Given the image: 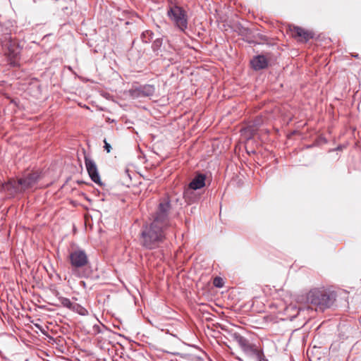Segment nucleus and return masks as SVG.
Instances as JSON below:
<instances>
[{
    "instance_id": "nucleus-14",
    "label": "nucleus",
    "mask_w": 361,
    "mask_h": 361,
    "mask_svg": "<svg viewBox=\"0 0 361 361\" xmlns=\"http://www.w3.org/2000/svg\"><path fill=\"white\" fill-rule=\"evenodd\" d=\"M71 310L73 312H75L78 313L80 315L85 316L88 314L87 310L83 307L82 305L78 304V303H73V305L71 307Z\"/></svg>"
},
{
    "instance_id": "nucleus-1",
    "label": "nucleus",
    "mask_w": 361,
    "mask_h": 361,
    "mask_svg": "<svg viewBox=\"0 0 361 361\" xmlns=\"http://www.w3.org/2000/svg\"><path fill=\"white\" fill-rule=\"evenodd\" d=\"M171 204L168 197L164 198L158 206L152 222L145 225L140 235V244L147 249L159 247L166 238V230L171 226L169 214Z\"/></svg>"
},
{
    "instance_id": "nucleus-19",
    "label": "nucleus",
    "mask_w": 361,
    "mask_h": 361,
    "mask_svg": "<svg viewBox=\"0 0 361 361\" xmlns=\"http://www.w3.org/2000/svg\"><path fill=\"white\" fill-rule=\"evenodd\" d=\"M104 149L106 150V152L109 153L110 152L111 149V145L106 141V140H104Z\"/></svg>"
},
{
    "instance_id": "nucleus-6",
    "label": "nucleus",
    "mask_w": 361,
    "mask_h": 361,
    "mask_svg": "<svg viewBox=\"0 0 361 361\" xmlns=\"http://www.w3.org/2000/svg\"><path fill=\"white\" fill-rule=\"evenodd\" d=\"M1 43L4 54L8 57L9 63L16 65V61L20 53V48L16 42L11 39V37L6 35Z\"/></svg>"
},
{
    "instance_id": "nucleus-16",
    "label": "nucleus",
    "mask_w": 361,
    "mask_h": 361,
    "mask_svg": "<svg viewBox=\"0 0 361 361\" xmlns=\"http://www.w3.org/2000/svg\"><path fill=\"white\" fill-rule=\"evenodd\" d=\"M154 33L151 30H145L141 35V39L145 43H149L152 39Z\"/></svg>"
},
{
    "instance_id": "nucleus-3",
    "label": "nucleus",
    "mask_w": 361,
    "mask_h": 361,
    "mask_svg": "<svg viewBox=\"0 0 361 361\" xmlns=\"http://www.w3.org/2000/svg\"><path fill=\"white\" fill-rule=\"evenodd\" d=\"M40 178L37 171L25 173L18 179H11L6 184V189L13 190L14 193H22L27 190L33 188Z\"/></svg>"
},
{
    "instance_id": "nucleus-21",
    "label": "nucleus",
    "mask_w": 361,
    "mask_h": 361,
    "mask_svg": "<svg viewBox=\"0 0 361 361\" xmlns=\"http://www.w3.org/2000/svg\"><path fill=\"white\" fill-rule=\"evenodd\" d=\"M352 56L355 57V58H358V54H352Z\"/></svg>"
},
{
    "instance_id": "nucleus-7",
    "label": "nucleus",
    "mask_w": 361,
    "mask_h": 361,
    "mask_svg": "<svg viewBox=\"0 0 361 361\" xmlns=\"http://www.w3.org/2000/svg\"><path fill=\"white\" fill-rule=\"evenodd\" d=\"M129 95L133 99H137L140 97H151L155 92V87L152 85H144L133 87L128 91Z\"/></svg>"
},
{
    "instance_id": "nucleus-4",
    "label": "nucleus",
    "mask_w": 361,
    "mask_h": 361,
    "mask_svg": "<svg viewBox=\"0 0 361 361\" xmlns=\"http://www.w3.org/2000/svg\"><path fill=\"white\" fill-rule=\"evenodd\" d=\"M68 259L74 274L78 277L85 276V273L80 272V269L85 267L89 264L86 252L80 249L74 250L70 252Z\"/></svg>"
},
{
    "instance_id": "nucleus-10",
    "label": "nucleus",
    "mask_w": 361,
    "mask_h": 361,
    "mask_svg": "<svg viewBox=\"0 0 361 361\" xmlns=\"http://www.w3.org/2000/svg\"><path fill=\"white\" fill-rule=\"evenodd\" d=\"M206 176L204 174H197L190 183L188 188L184 192V196L186 197L192 190H198L205 185Z\"/></svg>"
},
{
    "instance_id": "nucleus-12",
    "label": "nucleus",
    "mask_w": 361,
    "mask_h": 361,
    "mask_svg": "<svg viewBox=\"0 0 361 361\" xmlns=\"http://www.w3.org/2000/svg\"><path fill=\"white\" fill-rule=\"evenodd\" d=\"M228 336L232 341L236 342L241 349L249 342L246 338L235 331H229Z\"/></svg>"
},
{
    "instance_id": "nucleus-9",
    "label": "nucleus",
    "mask_w": 361,
    "mask_h": 361,
    "mask_svg": "<svg viewBox=\"0 0 361 361\" xmlns=\"http://www.w3.org/2000/svg\"><path fill=\"white\" fill-rule=\"evenodd\" d=\"M85 164L91 180L97 184H101L100 176L95 162L90 157H85Z\"/></svg>"
},
{
    "instance_id": "nucleus-20",
    "label": "nucleus",
    "mask_w": 361,
    "mask_h": 361,
    "mask_svg": "<svg viewBox=\"0 0 361 361\" xmlns=\"http://www.w3.org/2000/svg\"><path fill=\"white\" fill-rule=\"evenodd\" d=\"M220 279L216 278L214 281V283L216 287H221L222 285L220 283Z\"/></svg>"
},
{
    "instance_id": "nucleus-15",
    "label": "nucleus",
    "mask_w": 361,
    "mask_h": 361,
    "mask_svg": "<svg viewBox=\"0 0 361 361\" xmlns=\"http://www.w3.org/2000/svg\"><path fill=\"white\" fill-rule=\"evenodd\" d=\"M163 44V39L161 38L156 39L152 44V51L156 53L157 55L159 54V51L162 46Z\"/></svg>"
},
{
    "instance_id": "nucleus-5",
    "label": "nucleus",
    "mask_w": 361,
    "mask_h": 361,
    "mask_svg": "<svg viewBox=\"0 0 361 361\" xmlns=\"http://www.w3.org/2000/svg\"><path fill=\"white\" fill-rule=\"evenodd\" d=\"M167 16L174 25L182 32L188 28V18L186 11L180 6L173 5L169 7Z\"/></svg>"
},
{
    "instance_id": "nucleus-8",
    "label": "nucleus",
    "mask_w": 361,
    "mask_h": 361,
    "mask_svg": "<svg viewBox=\"0 0 361 361\" xmlns=\"http://www.w3.org/2000/svg\"><path fill=\"white\" fill-rule=\"evenodd\" d=\"M289 30L292 37L297 38L300 42H307L313 37V35L311 32L298 26H290Z\"/></svg>"
},
{
    "instance_id": "nucleus-2",
    "label": "nucleus",
    "mask_w": 361,
    "mask_h": 361,
    "mask_svg": "<svg viewBox=\"0 0 361 361\" xmlns=\"http://www.w3.org/2000/svg\"><path fill=\"white\" fill-rule=\"evenodd\" d=\"M334 300V295L324 288H312L307 295V302L316 311L323 312L324 310L330 307Z\"/></svg>"
},
{
    "instance_id": "nucleus-17",
    "label": "nucleus",
    "mask_w": 361,
    "mask_h": 361,
    "mask_svg": "<svg viewBox=\"0 0 361 361\" xmlns=\"http://www.w3.org/2000/svg\"><path fill=\"white\" fill-rule=\"evenodd\" d=\"M58 300L60 302V303L61 304V305H63V307H67L70 310L71 309L73 302H71V301L68 298H64L62 296H59Z\"/></svg>"
},
{
    "instance_id": "nucleus-18",
    "label": "nucleus",
    "mask_w": 361,
    "mask_h": 361,
    "mask_svg": "<svg viewBox=\"0 0 361 361\" xmlns=\"http://www.w3.org/2000/svg\"><path fill=\"white\" fill-rule=\"evenodd\" d=\"M255 357L258 361H268V360L265 357L264 352L262 349L259 351Z\"/></svg>"
},
{
    "instance_id": "nucleus-11",
    "label": "nucleus",
    "mask_w": 361,
    "mask_h": 361,
    "mask_svg": "<svg viewBox=\"0 0 361 361\" xmlns=\"http://www.w3.org/2000/svg\"><path fill=\"white\" fill-rule=\"evenodd\" d=\"M252 68L255 71L264 69L268 66V60L263 55L255 56L250 61Z\"/></svg>"
},
{
    "instance_id": "nucleus-13",
    "label": "nucleus",
    "mask_w": 361,
    "mask_h": 361,
    "mask_svg": "<svg viewBox=\"0 0 361 361\" xmlns=\"http://www.w3.org/2000/svg\"><path fill=\"white\" fill-rule=\"evenodd\" d=\"M244 353L248 356H256L261 349H259L256 345L248 342L245 347L241 349Z\"/></svg>"
}]
</instances>
